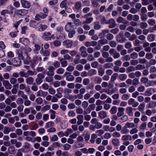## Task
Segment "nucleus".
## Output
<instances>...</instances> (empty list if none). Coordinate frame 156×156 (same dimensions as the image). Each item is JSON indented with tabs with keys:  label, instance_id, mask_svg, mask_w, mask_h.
Here are the masks:
<instances>
[{
	"label": "nucleus",
	"instance_id": "nucleus-1",
	"mask_svg": "<svg viewBox=\"0 0 156 156\" xmlns=\"http://www.w3.org/2000/svg\"><path fill=\"white\" fill-rule=\"evenodd\" d=\"M116 40L117 41L121 43L125 42L126 38L124 37L123 33L122 32H120L116 36Z\"/></svg>",
	"mask_w": 156,
	"mask_h": 156
},
{
	"label": "nucleus",
	"instance_id": "nucleus-2",
	"mask_svg": "<svg viewBox=\"0 0 156 156\" xmlns=\"http://www.w3.org/2000/svg\"><path fill=\"white\" fill-rule=\"evenodd\" d=\"M37 78L35 80V82L37 84L39 85L43 82V79L44 77V74L39 73L37 75Z\"/></svg>",
	"mask_w": 156,
	"mask_h": 156
},
{
	"label": "nucleus",
	"instance_id": "nucleus-3",
	"mask_svg": "<svg viewBox=\"0 0 156 156\" xmlns=\"http://www.w3.org/2000/svg\"><path fill=\"white\" fill-rule=\"evenodd\" d=\"M92 15V14L91 13H89L86 15H85L84 17L87 18L86 21H84L83 24L85 23H90L93 20V18L92 17H88L89 16H91Z\"/></svg>",
	"mask_w": 156,
	"mask_h": 156
},
{
	"label": "nucleus",
	"instance_id": "nucleus-4",
	"mask_svg": "<svg viewBox=\"0 0 156 156\" xmlns=\"http://www.w3.org/2000/svg\"><path fill=\"white\" fill-rule=\"evenodd\" d=\"M27 10L23 9L17 10L15 12L16 14L18 15L23 16L26 15L27 13Z\"/></svg>",
	"mask_w": 156,
	"mask_h": 156
},
{
	"label": "nucleus",
	"instance_id": "nucleus-5",
	"mask_svg": "<svg viewBox=\"0 0 156 156\" xmlns=\"http://www.w3.org/2000/svg\"><path fill=\"white\" fill-rule=\"evenodd\" d=\"M108 24H109V28H112L115 27L116 25L115 20L112 18L110 19L108 21Z\"/></svg>",
	"mask_w": 156,
	"mask_h": 156
},
{
	"label": "nucleus",
	"instance_id": "nucleus-6",
	"mask_svg": "<svg viewBox=\"0 0 156 156\" xmlns=\"http://www.w3.org/2000/svg\"><path fill=\"white\" fill-rule=\"evenodd\" d=\"M2 83L3 86L6 89L9 90L11 89L12 86L8 80H3Z\"/></svg>",
	"mask_w": 156,
	"mask_h": 156
},
{
	"label": "nucleus",
	"instance_id": "nucleus-7",
	"mask_svg": "<svg viewBox=\"0 0 156 156\" xmlns=\"http://www.w3.org/2000/svg\"><path fill=\"white\" fill-rule=\"evenodd\" d=\"M21 59L19 58H15L13 59L12 60V63L13 65L15 66H20L21 64Z\"/></svg>",
	"mask_w": 156,
	"mask_h": 156
},
{
	"label": "nucleus",
	"instance_id": "nucleus-8",
	"mask_svg": "<svg viewBox=\"0 0 156 156\" xmlns=\"http://www.w3.org/2000/svg\"><path fill=\"white\" fill-rule=\"evenodd\" d=\"M48 71L47 72V75L48 76H52L54 75V70L55 69L52 66H49L48 69Z\"/></svg>",
	"mask_w": 156,
	"mask_h": 156
},
{
	"label": "nucleus",
	"instance_id": "nucleus-9",
	"mask_svg": "<svg viewBox=\"0 0 156 156\" xmlns=\"http://www.w3.org/2000/svg\"><path fill=\"white\" fill-rule=\"evenodd\" d=\"M21 3L22 6L24 8H29L30 6V4L27 1L24 0H21Z\"/></svg>",
	"mask_w": 156,
	"mask_h": 156
},
{
	"label": "nucleus",
	"instance_id": "nucleus-10",
	"mask_svg": "<svg viewBox=\"0 0 156 156\" xmlns=\"http://www.w3.org/2000/svg\"><path fill=\"white\" fill-rule=\"evenodd\" d=\"M76 118L78 119V120L77 122V125H80L83 122L84 118L83 115H79L77 116Z\"/></svg>",
	"mask_w": 156,
	"mask_h": 156
},
{
	"label": "nucleus",
	"instance_id": "nucleus-11",
	"mask_svg": "<svg viewBox=\"0 0 156 156\" xmlns=\"http://www.w3.org/2000/svg\"><path fill=\"white\" fill-rule=\"evenodd\" d=\"M37 74V73L35 71H33L32 70H29L27 73H25L24 77L26 78H28L29 76H32L34 75H36Z\"/></svg>",
	"mask_w": 156,
	"mask_h": 156
},
{
	"label": "nucleus",
	"instance_id": "nucleus-12",
	"mask_svg": "<svg viewBox=\"0 0 156 156\" xmlns=\"http://www.w3.org/2000/svg\"><path fill=\"white\" fill-rule=\"evenodd\" d=\"M116 21L119 23H121L124 24H127L129 23L127 20H126L121 16L119 17Z\"/></svg>",
	"mask_w": 156,
	"mask_h": 156
},
{
	"label": "nucleus",
	"instance_id": "nucleus-13",
	"mask_svg": "<svg viewBox=\"0 0 156 156\" xmlns=\"http://www.w3.org/2000/svg\"><path fill=\"white\" fill-rule=\"evenodd\" d=\"M62 44L63 46H66V48H68L71 47L73 43L72 41L67 40L63 42Z\"/></svg>",
	"mask_w": 156,
	"mask_h": 156
},
{
	"label": "nucleus",
	"instance_id": "nucleus-14",
	"mask_svg": "<svg viewBox=\"0 0 156 156\" xmlns=\"http://www.w3.org/2000/svg\"><path fill=\"white\" fill-rule=\"evenodd\" d=\"M133 108L131 107H128L126 108V113L129 116H132L133 115Z\"/></svg>",
	"mask_w": 156,
	"mask_h": 156
},
{
	"label": "nucleus",
	"instance_id": "nucleus-15",
	"mask_svg": "<svg viewBox=\"0 0 156 156\" xmlns=\"http://www.w3.org/2000/svg\"><path fill=\"white\" fill-rule=\"evenodd\" d=\"M16 52L20 59H23L24 57L23 55L22 51L21 50L17 49Z\"/></svg>",
	"mask_w": 156,
	"mask_h": 156
},
{
	"label": "nucleus",
	"instance_id": "nucleus-16",
	"mask_svg": "<svg viewBox=\"0 0 156 156\" xmlns=\"http://www.w3.org/2000/svg\"><path fill=\"white\" fill-rule=\"evenodd\" d=\"M118 109V112L117 113V115L118 117H120L124 114V108L122 107H119Z\"/></svg>",
	"mask_w": 156,
	"mask_h": 156
},
{
	"label": "nucleus",
	"instance_id": "nucleus-17",
	"mask_svg": "<svg viewBox=\"0 0 156 156\" xmlns=\"http://www.w3.org/2000/svg\"><path fill=\"white\" fill-rule=\"evenodd\" d=\"M98 115L99 117L101 119H104L107 117L106 112L103 111L100 112L98 114Z\"/></svg>",
	"mask_w": 156,
	"mask_h": 156
},
{
	"label": "nucleus",
	"instance_id": "nucleus-18",
	"mask_svg": "<svg viewBox=\"0 0 156 156\" xmlns=\"http://www.w3.org/2000/svg\"><path fill=\"white\" fill-rule=\"evenodd\" d=\"M8 152L11 154H14L16 152L15 147L12 146L9 147L8 149Z\"/></svg>",
	"mask_w": 156,
	"mask_h": 156
},
{
	"label": "nucleus",
	"instance_id": "nucleus-19",
	"mask_svg": "<svg viewBox=\"0 0 156 156\" xmlns=\"http://www.w3.org/2000/svg\"><path fill=\"white\" fill-rule=\"evenodd\" d=\"M26 83L28 85H31L33 84L34 81L33 78L32 77H29L25 80Z\"/></svg>",
	"mask_w": 156,
	"mask_h": 156
},
{
	"label": "nucleus",
	"instance_id": "nucleus-20",
	"mask_svg": "<svg viewBox=\"0 0 156 156\" xmlns=\"http://www.w3.org/2000/svg\"><path fill=\"white\" fill-rule=\"evenodd\" d=\"M72 26L71 23H68L66 24L65 27V29L66 31L67 32H69V31L72 30Z\"/></svg>",
	"mask_w": 156,
	"mask_h": 156
},
{
	"label": "nucleus",
	"instance_id": "nucleus-21",
	"mask_svg": "<svg viewBox=\"0 0 156 156\" xmlns=\"http://www.w3.org/2000/svg\"><path fill=\"white\" fill-rule=\"evenodd\" d=\"M109 30L108 29H105L102 30L101 32L100 33L98 36H101L104 37L106 35V34H108L109 33Z\"/></svg>",
	"mask_w": 156,
	"mask_h": 156
},
{
	"label": "nucleus",
	"instance_id": "nucleus-22",
	"mask_svg": "<svg viewBox=\"0 0 156 156\" xmlns=\"http://www.w3.org/2000/svg\"><path fill=\"white\" fill-rule=\"evenodd\" d=\"M100 18V22L102 24H108V21H106L105 17L104 16H99Z\"/></svg>",
	"mask_w": 156,
	"mask_h": 156
},
{
	"label": "nucleus",
	"instance_id": "nucleus-23",
	"mask_svg": "<svg viewBox=\"0 0 156 156\" xmlns=\"http://www.w3.org/2000/svg\"><path fill=\"white\" fill-rule=\"evenodd\" d=\"M97 71L94 69H91L89 70L88 72V75L90 76L95 75L97 74Z\"/></svg>",
	"mask_w": 156,
	"mask_h": 156
},
{
	"label": "nucleus",
	"instance_id": "nucleus-24",
	"mask_svg": "<svg viewBox=\"0 0 156 156\" xmlns=\"http://www.w3.org/2000/svg\"><path fill=\"white\" fill-rule=\"evenodd\" d=\"M76 58L74 59L73 62L75 64H78L80 63V55L77 54L76 56Z\"/></svg>",
	"mask_w": 156,
	"mask_h": 156
},
{
	"label": "nucleus",
	"instance_id": "nucleus-25",
	"mask_svg": "<svg viewBox=\"0 0 156 156\" xmlns=\"http://www.w3.org/2000/svg\"><path fill=\"white\" fill-rule=\"evenodd\" d=\"M102 81V78L98 76L96 77L94 80V82L97 84H100Z\"/></svg>",
	"mask_w": 156,
	"mask_h": 156
},
{
	"label": "nucleus",
	"instance_id": "nucleus-26",
	"mask_svg": "<svg viewBox=\"0 0 156 156\" xmlns=\"http://www.w3.org/2000/svg\"><path fill=\"white\" fill-rule=\"evenodd\" d=\"M127 77V75L125 74H121L119 75V80L122 81L125 80Z\"/></svg>",
	"mask_w": 156,
	"mask_h": 156
},
{
	"label": "nucleus",
	"instance_id": "nucleus-27",
	"mask_svg": "<svg viewBox=\"0 0 156 156\" xmlns=\"http://www.w3.org/2000/svg\"><path fill=\"white\" fill-rule=\"evenodd\" d=\"M39 28L38 29V30L39 31L41 32L45 30L48 27V26L44 24H40L39 26Z\"/></svg>",
	"mask_w": 156,
	"mask_h": 156
},
{
	"label": "nucleus",
	"instance_id": "nucleus-28",
	"mask_svg": "<svg viewBox=\"0 0 156 156\" xmlns=\"http://www.w3.org/2000/svg\"><path fill=\"white\" fill-rule=\"evenodd\" d=\"M152 94V89L148 88L147 90L144 93L145 95L146 96H150Z\"/></svg>",
	"mask_w": 156,
	"mask_h": 156
},
{
	"label": "nucleus",
	"instance_id": "nucleus-29",
	"mask_svg": "<svg viewBox=\"0 0 156 156\" xmlns=\"http://www.w3.org/2000/svg\"><path fill=\"white\" fill-rule=\"evenodd\" d=\"M66 80L69 81H72L74 80V77L71 74L69 75L66 77Z\"/></svg>",
	"mask_w": 156,
	"mask_h": 156
},
{
	"label": "nucleus",
	"instance_id": "nucleus-30",
	"mask_svg": "<svg viewBox=\"0 0 156 156\" xmlns=\"http://www.w3.org/2000/svg\"><path fill=\"white\" fill-rule=\"evenodd\" d=\"M61 66L63 67H65L67 65V62L66 61L64 60L63 58L59 60Z\"/></svg>",
	"mask_w": 156,
	"mask_h": 156
},
{
	"label": "nucleus",
	"instance_id": "nucleus-31",
	"mask_svg": "<svg viewBox=\"0 0 156 156\" xmlns=\"http://www.w3.org/2000/svg\"><path fill=\"white\" fill-rule=\"evenodd\" d=\"M98 43L101 45H104L107 44L108 41L106 39L103 38L99 40Z\"/></svg>",
	"mask_w": 156,
	"mask_h": 156
},
{
	"label": "nucleus",
	"instance_id": "nucleus-32",
	"mask_svg": "<svg viewBox=\"0 0 156 156\" xmlns=\"http://www.w3.org/2000/svg\"><path fill=\"white\" fill-rule=\"evenodd\" d=\"M114 38V36L113 35L110 33H108L106 36V39L108 40V41H111V40H112Z\"/></svg>",
	"mask_w": 156,
	"mask_h": 156
},
{
	"label": "nucleus",
	"instance_id": "nucleus-33",
	"mask_svg": "<svg viewBox=\"0 0 156 156\" xmlns=\"http://www.w3.org/2000/svg\"><path fill=\"white\" fill-rule=\"evenodd\" d=\"M126 127L127 128H132L135 126L133 122H127L125 125Z\"/></svg>",
	"mask_w": 156,
	"mask_h": 156
},
{
	"label": "nucleus",
	"instance_id": "nucleus-34",
	"mask_svg": "<svg viewBox=\"0 0 156 156\" xmlns=\"http://www.w3.org/2000/svg\"><path fill=\"white\" fill-rule=\"evenodd\" d=\"M19 85L18 84H16L15 85H14L13 86V88L11 90V92L12 94H16L17 92V89L15 88L16 87H18Z\"/></svg>",
	"mask_w": 156,
	"mask_h": 156
},
{
	"label": "nucleus",
	"instance_id": "nucleus-35",
	"mask_svg": "<svg viewBox=\"0 0 156 156\" xmlns=\"http://www.w3.org/2000/svg\"><path fill=\"white\" fill-rule=\"evenodd\" d=\"M147 39L150 41H153L155 40V37L152 34H150L148 35Z\"/></svg>",
	"mask_w": 156,
	"mask_h": 156
},
{
	"label": "nucleus",
	"instance_id": "nucleus-36",
	"mask_svg": "<svg viewBox=\"0 0 156 156\" xmlns=\"http://www.w3.org/2000/svg\"><path fill=\"white\" fill-rule=\"evenodd\" d=\"M113 66L112 63L107 62L104 64L103 67L105 69L111 68Z\"/></svg>",
	"mask_w": 156,
	"mask_h": 156
},
{
	"label": "nucleus",
	"instance_id": "nucleus-37",
	"mask_svg": "<svg viewBox=\"0 0 156 156\" xmlns=\"http://www.w3.org/2000/svg\"><path fill=\"white\" fill-rule=\"evenodd\" d=\"M98 75L100 76H102L105 73L104 69L102 68H99L98 69Z\"/></svg>",
	"mask_w": 156,
	"mask_h": 156
},
{
	"label": "nucleus",
	"instance_id": "nucleus-38",
	"mask_svg": "<svg viewBox=\"0 0 156 156\" xmlns=\"http://www.w3.org/2000/svg\"><path fill=\"white\" fill-rule=\"evenodd\" d=\"M135 68L136 70H140L145 69V67L144 65L139 64L136 66Z\"/></svg>",
	"mask_w": 156,
	"mask_h": 156
},
{
	"label": "nucleus",
	"instance_id": "nucleus-39",
	"mask_svg": "<svg viewBox=\"0 0 156 156\" xmlns=\"http://www.w3.org/2000/svg\"><path fill=\"white\" fill-rule=\"evenodd\" d=\"M135 70V67L132 66H130L128 67L126 69V73H128L134 71Z\"/></svg>",
	"mask_w": 156,
	"mask_h": 156
},
{
	"label": "nucleus",
	"instance_id": "nucleus-40",
	"mask_svg": "<svg viewBox=\"0 0 156 156\" xmlns=\"http://www.w3.org/2000/svg\"><path fill=\"white\" fill-rule=\"evenodd\" d=\"M147 123L146 122H143L139 126V129L140 130H144L146 128Z\"/></svg>",
	"mask_w": 156,
	"mask_h": 156
},
{
	"label": "nucleus",
	"instance_id": "nucleus-41",
	"mask_svg": "<svg viewBox=\"0 0 156 156\" xmlns=\"http://www.w3.org/2000/svg\"><path fill=\"white\" fill-rule=\"evenodd\" d=\"M11 129L7 126H5L4 128L3 133L5 134H8L11 131Z\"/></svg>",
	"mask_w": 156,
	"mask_h": 156
},
{
	"label": "nucleus",
	"instance_id": "nucleus-42",
	"mask_svg": "<svg viewBox=\"0 0 156 156\" xmlns=\"http://www.w3.org/2000/svg\"><path fill=\"white\" fill-rule=\"evenodd\" d=\"M127 127H126L125 125L122 128V129L121 130V132L122 133L126 134L128 133L129 130V129H127Z\"/></svg>",
	"mask_w": 156,
	"mask_h": 156
},
{
	"label": "nucleus",
	"instance_id": "nucleus-43",
	"mask_svg": "<svg viewBox=\"0 0 156 156\" xmlns=\"http://www.w3.org/2000/svg\"><path fill=\"white\" fill-rule=\"evenodd\" d=\"M118 76V74L117 73H114L111 77V80L112 81H114L116 79Z\"/></svg>",
	"mask_w": 156,
	"mask_h": 156
},
{
	"label": "nucleus",
	"instance_id": "nucleus-44",
	"mask_svg": "<svg viewBox=\"0 0 156 156\" xmlns=\"http://www.w3.org/2000/svg\"><path fill=\"white\" fill-rule=\"evenodd\" d=\"M93 6L94 7H97L99 5V3L98 2L99 1V0H91Z\"/></svg>",
	"mask_w": 156,
	"mask_h": 156
},
{
	"label": "nucleus",
	"instance_id": "nucleus-45",
	"mask_svg": "<svg viewBox=\"0 0 156 156\" xmlns=\"http://www.w3.org/2000/svg\"><path fill=\"white\" fill-rule=\"evenodd\" d=\"M50 112L51 113L50 115V118L51 119H54L55 117V112L53 110L51 109L50 110Z\"/></svg>",
	"mask_w": 156,
	"mask_h": 156
},
{
	"label": "nucleus",
	"instance_id": "nucleus-46",
	"mask_svg": "<svg viewBox=\"0 0 156 156\" xmlns=\"http://www.w3.org/2000/svg\"><path fill=\"white\" fill-rule=\"evenodd\" d=\"M71 145L68 144H66L63 145V147L65 150H69L71 148Z\"/></svg>",
	"mask_w": 156,
	"mask_h": 156
},
{
	"label": "nucleus",
	"instance_id": "nucleus-47",
	"mask_svg": "<svg viewBox=\"0 0 156 156\" xmlns=\"http://www.w3.org/2000/svg\"><path fill=\"white\" fill-rule=\"evenodd\" d=\"M148 25L146 22H141L140 23V26L141 29L146 28L147 27Z\"/></svg>",
	"mask_w": 156,
	"mask_h": 156
},
{
	"label": "nucleus",
	"instance_id": "nucleus-48",
	"mask_svg": "<svg viewBox=\"0 0 156 156\" xmlns=\"http://www.w3.org/2000/svg\"><path fill=\"white\" fill-rule=\"evenodd\" d=\"M82 6L81 3L80 2H76L75 5V8L77 9H80Z\"/></svg>",
	"mask_w": 156,
	"mask_h": 156
},
{
	"label": "nucleus",
	"instance_id": "nucleus-49",
	"mask_svg": "<svg viewBox=\"0 0 156 156\" xmlns=\"http://www.w3.org/2000/svg\"><path fill=\"white\" fill-rule=\"evenodd\" d=\"M117 111V108L115 106H113L110 110V112L112 114H115Z\"/></svg>",
	"mask_w": 156,
	"mask_h": 156
},
{
	"label": "nucleus",
	"instance_id": "nucleus-50",
	"mask_svg": "<svg viewBox=\"0 0 156 156\" xmlns=\"http://www.w3.org/2000/svg\"><path fill=\"white\" fill-rule=\"evenodd\" d=\"M58 140V138L56 135H54L52 137L50 138V140L51 142L57 141Z\"/></svg>",
	"mask_w": 156,
	"mask_h": 156
},
{
	"label": "nucleus",
	"instance_id": "nucleus-51",
	"mask_svg": "<svg viewBox=\"0 0 156 156\" xmlns=\"http://www.w3.org/2000/svg\"><path fill=\"white\" fill-rule=\"evenodd\" d=\"M109 44L111 47L114 48L116 47L117 44L115 41H112L109 42Z\"/></svg>",
	"mask_w": 156,
	"mask_h": 156
},
{
	"label": "nucleus",
	"instance_id": "nucleus-52",
	"mask_svg": "<svg viewBox=\"0 0 156 156\" xmlns=\"http://www.w3.org/2000/svg\"><path fill=\"white\" fill-rule=\"evenodd\" d=\"M30 144L28 143H25V145L24 146V148L25 149H26V151L28 152L30 150Z\"/></svg>",
	"mask_w": 156,
	"mask_h": 156
},
{
	"label": "nucleus",
	"instance_id": "nucleus-53",
	"mask_svg": "<svg viewBox=\"0 0 156 156\" xmlns=\"http://www.w3.org/2000/svg\"><path fill=\"white\" fill-rule=\"evenodd\" d=\"M148 23L151 26H153L155 24V20L154 19H151L148 20Z\"/></svg>",
	"mask_w": 156,
	"mask_h": 156
},
{
	"label": "nucleus",
	"instance_id": "nucleus-54",
	"mask_svg": "<svg viewBox=\"0 0 156 156\" xmlns=\"http://www.w3.org/2000/svg\"><path fill=\"white\" fill-rule=\"evenodd\" d=\"M119 31V30L118 28H115L111 30L110 32L114 34H117Z\"/></svg>",
	"mask_w": 156,
	"mask_h": 156
},
{
	"label": "nucleus",
	"instance_id": "nucleus-55",
	"mask_svg": "<svg viewBox=\"0 0 156 156\" xmlns=\"http://www.w3.org/2000/svg\"><path fill=\"white\" fill-rule=\"evenodd\" d=\"M64 72V70L62 68H59L57 69L56 72L57 74H62Z\"/></svg>",
	"mask_w": 156,
	"mask_h": 156
},
{
	"label": "nucleus",
	"instance_id": "nucleus-56",
	"mask_svg": "<svg viewBox=\"0 0 156 156\" xmlns=\"http://www.w3.org/2000/svg\"><path fill=\"white\" fill-rule=\"evenodd\" d=\"M145 107V105L144 103H142L139 105L138 107V109L139 110L140 112H142L143 111L144 108Z\"/></svg>",
	"mask_w": 156,
	"mask_h": 156
},
{
	"label": "nucleus",
	"instance_id": "nucleus-57",
	"mask_svg": "<svg viewBox=\"0 0 156 156\" xmlns=\"http://www.w3.org/2000/svg\"><path fill=\"white\" fill-rule=\"evenodd\" d=\"M141 19L144 21H145L147 19V16L146 14H140Z\"/></svg>",
	"mask_w": 156,
	"mask_h": 156
},
{
	"label": "nucleus",
	"instance_id": "nucleus-58",
	"mask_svg": "<svg viewBox=\"0 0 156 156\" xmlns=\"http://www.w3.org/2000/svg\"><path fill=\"white\" fill-rule=\"evenodd\" d=\"M129 98V96L128 94H125L122 95V98L123 100L126 101L128 100Z\"/></svg>",
	"mask_w": 156,
	"mask_h": 156
},
{
	"label": "nucleus",
	"instance_id": "nucleus-59",
	"mask_svg": "<svg viewBox=\"0 0 156 156\" xmlns=\"http://www.w3.org/2000/svg\"><path fill=\"white\" fill-rule=\"evenodd\" d=\"M130 56L131 58L132 59H136L138 57V55L137 53L134 52L130 54Z\"/></svg>",
	"mask_w": 156,
	"mask_h": 156
},
{
	"label": "nucleus",
	"instance_id": "nucleus-60",
	"mask_svg": "<svg viewBox=\"0 0 156 156\" xmlns=\"http://www.w3.org/2000/svg\"><path fill=\"white\" fill-rule=\"evenodd\" d=\"M153 57V55L151 53H147L145 55L146 58L148 59H150L152 58Z\"/></svg>",
	"mask_w": 156,
	"mask_h": 156
},
{
	"label": "nucleus",
	"instance_id": "nucleus-61",
	"mask_svg": "<svg viewBox=\"0 0 156 156\" xmlns=\"http://www.w3.org/2000/svg\"><path fill=\"white\" fill-rule=\"evenodd\" d=\"M76 31L75 30H72L69 32L68 34V36L69 38H72L74 35L75 34Z\"/></svg>",
	"mask_w": 156,
	"mask_h": 156
},
{
	"label": "nucleus",
	"instance_id": "nucleus-62",
	"mask_svg": "<svg viewBox=\"0 0 156 156\" xmlns=\"http://www.w3.org/2000/svg\"><path fill=\"white\" fill-rule=\"evenodd\" d=\"M90 81L89 79L87 78H85L83 80V83L84 85H87L89 84Z\"/></svg>",
	"mask_w": 156,
	"mask_h": 156
},
{
	"label": "nucleus",
	"instance_id": "nucleus-63",
	"mask_svg": "<svg viewBox=\"0 0 156 156\" xmlns=\"http://www.w3.org/2000/svg\"><path fill=\"white\" fill-rule=\"evenodd\" d=\"M17 81V80L15 78L12 77L10 79V82L11 84H14L16 83Z\"/></svg>",
	"mask_w": 156,
	"mask_h": 156
},
{
	"label": "nucleus",
	"instance_id": "nucleus-64",
	"mask_svg": "<svg viewBox=\"0 0 156 156\" xmlns=\"http://www.w3.org/2000/svg\"><path fill=\"white\" fill-rule=\"evenodd\" d=\"M69 54L72 57H74L75 56H76L77 54V51L75 50H73L70 51L69 52Z\"/></svg>",
	"mask_w": 156,
	"mask_h": 156
}]
</instances>
